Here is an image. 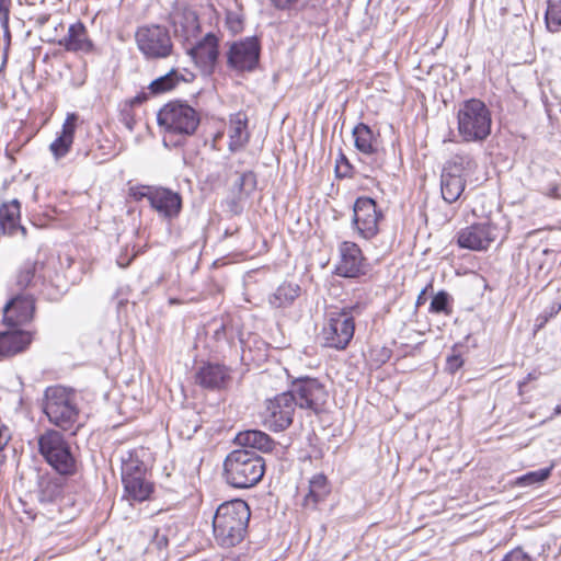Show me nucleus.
Here are the masks:
<instances>
[{"label":"nucleus","mask_w":561,"mask_h":561,"mask_svg":"<svg viewBox=\"0 0 561 561\" xmlns=\"http://www.w3.org/2000/svg\"><path fill=\"white\" fill-rule=\"evenodd\" d=\"M251 511L243 500L220 504L213 517L215 541L221 548H232L241 543L247 534Z\"/></svg>","instance_id":"1"},{"label":"nucleus","mask_w":561,"mask_h":561,"mask_svg":"<svg viewBox=\"0 0 561 561\" xmlns=\"http://www.w3.org/2000/svg\"><path fill=\"white\" fill-rule=\"evenodd\" d=\"M44 413L51 424L64 431L79 426L80 409L76 391L62 386L48 387L44 396Z\"/></svg>","instance_id":"2"},{"label":"nucleus","mask_w":561,"mask_h":561,"mask_svg":"<svg viewBox=\"0 0 561 561\" xmlns=\"http://www.w3.org/2000/svg\"><path fill=\"white\" fill-rule=\"evenodd\" d=\"M457 124L465 142H482L491 134V111L479 99L466 100L459 105Z\"/></svg>","instance_id":"3"},{"label":"nucleus","mask_w":561,"mask_h":561,"mask_svg":"<svg viewBox=\"0 0 561 561\" xmlns=\"http://www.w3.org/2000/svg\"><path fill=\"white\" fill-rule=\"evenodd\" d=\"M160 127L164 129V142L172 136L193 135L199 125L198 113L188 104L170 102L160 108L157 115Z\"/></svg>","instance_id":"4"},{"label":"nucleus","mask_w":561,"mask_h":561,"mask_svg":"<svg viewBox=\"0 0 561 561\" xmlns=\"http://www.w3.org/2000/svg\"><path fill=\"white\" fill-rule=\"evenodd\" d=\"M135 41L139 51L148 60L168 58L173 51L169 30L159 24L139 26L135 33Z\"/></svg>","instance_id":"5"},{"label":"nucleus","mask_w":561,"mask_h":561,"mask_svg":"<svg viewBox=\"0 0 561 561\" xmlns=\"http://www.w3.org/2000/svg\"><path fill=\"white\" fill-rule=\"evenodd\" d=\"M264 472V458H225L224 461V477L227 483L237 489L254 486Z\"/></svg>","instance_id":"6"},{"label":"nucleus","mask_w":561,"mask_h":561,"mask_svg":"<svg viewBox=\"0 0 561 561\" xmlns=\"http://www.w3.org/2000/svg\"><path fill=\"white\" fill-rule=\"evenodd\" d=\"M297 402L289 390L266 399L261 412L265 427L274 432L287 430L294 421Z\"/></svg>","instance_id":"7"},{"label":"nucleus","mask_w":561,"mask_h":561,"mask_svg":"<svg viewBox=\"0 0 561 561\" xmlns=\"http://www.w3.org/2000/svg\"><path fill=\"white\" fill-rule=\"evenodd\" d=\"M288 390L295 398L297 408L309 410L316 414L323 411L329 397L325 386L317 378L310 377L294 379Z\"/></svg>","instance_id":"8"},{"label":"nucleus","mask_w":561,"mask_h":561,"mask_svg":"<svg viewBox=\"0 0 561 561\" xmlns=\"http://www.w3.org/2000/svg\"><path fill=\"white\" fill-rule=\"evenodd\" d=\"M355 332L353 316L347 309L331 312L327 325L322 330L324 346L344 350Z\"/></svg>","instance_id":"9"},{"label":"nucleus","mask_w":561,"mask_h":561,"mask_svg":"<svg viewBox=\"0 0 561 561\" xmlns=\"http://www.w3.org/2000/svg\"><path fill=\"white\" fill-rule=\"evenodd\" d=\"M383 218L376 202L366 196L358 197L353 207V227L365 240L375 238L379 232V222Z\"/></svg>","instance_id":"10"},{"label":"nucleus","mask_w":561,"mask_h":561,"mask_svg":"<svg viewBox=\"0 0 561 561\" xmlns=\"http://www.w3.org/2000/svg\"><path fill=\"white\" fill-rule=\"evenodd\" d=\"M497 225L488 218L485 221L472 224L457 233V244L471 251L486 250L499 237Z\"/></svg>","instance_id":"11"},{"label":"nucleus","mask_w":561,"mask_h":561,"mask_svg":"<svg viewBox=\"0 0 561 561\" xmlns=\"http://www.w3.org/2000/svg\"><path fill=\"white\" fill-rule=\"evenodd\" d=\"M260 51L256 37L233 42L227 51V65L236 71H252L259 64Z\"/></svg>","instance_id":"12"},{"label":"nucleus","mask_w":561,"mask_h":561,"mask_svg":"<svg viewBox=\"0 0 561 561\" xmlns=\"http://www.w3.org/2000/svg\"><path fill=\"white\" fill-rule=\"evenodd\" d=\"M35 312L33 293H12L3 307V320L7 325L15 328L28 323Z\"/></svg>","instance_id":"13"},{"label":"nucleus","mask_w":561,"mask_h":561,"mask_svg":"<svg viewBox=\"0 0 561 561\" xmlns=\"http://www.w3.org/2000/svg\"><path fill=\"white\" fill-rule=\"evenodd\" d=\"M355 148L362 153L363 160L373 169L383 164L385 151L379 147V141L371 128L364 124H357L353 129Z\"/></svg>","instance_id":"14"},{"label":"nucleus","mask_w":561,"mask_h":561,"mask_svg":"<svg viewBox=\"0 0 561 561\" xmlns=\"http://www.w3.org/2000/svg\"><path fill=\"white\" fill-rule=\"evenodd\" d=\"M218 45V37L213 33H207L188 49L196 66L206 75H211L215 70L219 57Z\"/></svg>","instance_id":"15"},{"label":"nucleus","mask_w":561,"mask_h":561,"mask_svg":"<svg viewBox=\"0 0 561 561\" xmlns=\"http://www.w3.org/2000/svg\"><path fill=\"white\" fill-rule=\"evenodd\" d=\"M149 204L158 215L171 221L176 219L182 210V196L170 188L157 186L149 196Z\"/></svg>","instance_id":"16"},{"label":"nucleus","mask_w":561,"mask_h":561,"mask_svg":"<svg viewBox=\"0 0 561 561\" xmlns=\"http://www.w3.org/2000/svg\"><path fill=\"white\" fill-rule=\"evenodd\" d=\"M234 444L241 449H236L228 454V456H236V454L244 453L251 455L255 453L271 454L275 451L276 443L266 433L259 430H249L240 432L236 438Z\"/></svg>","instance_id":"17"},{"label":"nucleus","mask_w":561,"mask_h":561,"mask_svg":"<svg viewBox=\"0 0 561 561\" xmlns=\"http://www.w3.org/2000/svg\"><path fill=\"white\" fill-rule=\"evenodd\" d=\"M341 260L336 267L343 277H357L364 273V256L359 247L350 241L340 245Z\"/></svg>","instance_id":"18"},{"label":"nucleus","mask_w":561,"mask_h":561,"mask_svg":"<svg viewBox=\"0 0 561 561\" xmlns=\"http://www.w3.org/2000/svg\"><path fill=\"white\" fill-rule=\"evenodd\" d=\"M230 381V371L225 365L206 363L195 374V382L209 390H221Z\"/></svg>","instance_id":"19"},{"label":"nucleus","mask_w":561,"mask_h":561,"mask_svg":"<svg viewBox=\"0 0 561 561\" xmlns=\"http://www.w3.org/2000/svg\"><path fill=\"white\" fill-rule=\"evenodd\" d=\"M78 115L70 113L67 115L60 134L50 144L49 150L56 160L66 157L73 144L75 133L77 128Z\"/></svg>","instance_id":"20"},{"label":"nucleus","mask_w":561,"mask_h":561,"mask_svg":"<svg viewBox=\"0 0 561 561\" xmlns=\"http://www.w3.org/2000/svg\"><path fill=\"white\" fill-rule=\"evenodd\" d=\"M229 145L231 152L243 149L250 140V131L248 129V116L242 112H238L230 116L228 126Z\"/></svg>","instance_id":"21"},{"label":"nucleus","mask_w":561,"mask_h":561,"mask_svg":"<svg viewBox=\"0 0 561 561\" xmlns=\"http://www.w3.org/2000/svg\"><path fill=\"white\" fill-rule=\"evenodd\" d=\"M21 205L18 199L3 203L0 206V230L9 236L21 234L25 237L26 229L20 225Z\"/></svg>","instance_id":"22"},{"label":"nucleus","mask_w":561,"mask_h":561,"mask_svg":"<svg viewBox=\"0 0 561 561\" xmlns=\"http://www.w3.org/2000/svg\"><path fill=\"white\" fill-rule=\"evenodd\" d=\"M41 456H72L70 446L64 435L55 430H47L38 436Z\"/></svg>","instance_id":"23"},{"label":"nucleus","mask_w":561,"mask_h":561,"mask_svg":"<svg viewBox=\"0 0 561 561\" xmlns=\"http://www.w3.org/2000/svg\"><path fill=\"white\" fill-rule=\"evenodd\" d=\"M31 334L23 330L0 332V359L11 357L26 348Z\"/></svg>","instance_id":"24"},{"label":"nucleus","mask_w":561,"mask_h":561,"mask_svg":"<svg viewBox=\"0 0 561 561\" xmlns=\"http://www.w3.org/2000/svg\"><path fill=\"white\" fill-rule=\"evenodd\" d=\"M37 500L43 506L60 505L64 501V483L60 478L42 477L38 480Z\"/></svg>","instance_id":"25"},{"label":"nucleus","mask_w":561,"mask_h":561,"mask_svg":"<svg viewBox=\"0 0 561 561\" xmlns=\"http://www.w3.org/2000/svg\"><path fill=\"white\" fill-rule=\"evenodd\" d=\"M59 45L64 46L68 51L90 53L93 49V44L88 37L87 28L81 22L69 26L67 36L59 41Z\"/></svg>","instance_id":"26"},{"label":"nucleus","mask_w":561,"mask_h":561,"mask_svg":"<svg viewBox=\"0 0 561 561\" xmlns=\"http://www.w3.org/2000/svg\"><path fill=\"white\" fill-rule=\"evenodd\" d=\"M466 180L461 174H454L443 169L440 175V192L443 199L453 204L459 199L465 191Z\"/></svg>","instance_id":"27"},{"label":"nucleus","mask_w":561,"mask_h":561,"mask_svg":"<svg viewBox=\"0 0 561 561\" xmlns=\"http://www.w3.org/2000/svg\"><path fill=\"white\" fill-rule=\"evenodd\" d=\"M331 493V484L323 473L316 474L309 481V492L304 499V506L317 508Z\"/></svg>","instance_id":"28"},{"label":"nucleus","mask_w":561,"mask_h":561,"mask_svg":"<svg viewBox=\"0 0 561 561\" xmlns=\"http://www.w3.org/2000/svg\"><path fill=\"white\" fill-rule=\"evenodd\" d=\"M301 288L293 282L282 283L270 296L268 302L273 308H287L300 296Z\"/></svg>","instance_id":"29"},{"label":"nucleus","mask_w":561,"mask_h":561,"mask_svg":"<svg viewBox=\"0 0 561 561\" xmlns=\"http://www.w3.org/2000/svg\"><path fill=\"white\" fill-rule=\"evenodd\" d=\"M127 497L131 501L144 502L150 499L153 493L154 485L150 481L149 476L144 478H133L123 482Z\"/></svg>","instance_id":"30"},{"label":"nucleus","mask_w":561,"mask_h":561,"mask_svg":"<svg viewBox=\"0 0 561 561\" xmlns=\"http://www.w3.org/2000/svg\"><path fill=\"white\" fill-rule=\"evenodd\" d=\"M175 33H180L186 41L194 37L199 31L198 18L194 11L186 10L173 18Z\"/></svg>","instance_id":"31"},{"label":"nucleus","mask_w":561,"mask_h":561,"mask_svg":"<svg viewBox=\"0 0 561 561\" xmlns=\"http://www.w3.org/2000/svg\"><path fill=\"white\" fill-rule=\"evenodd\" d=\"M478 164L474 158L469 153H457L446 162L443 169L454 173L465 175L474 172Z\"/></svg>","instance_id":"32"},{"label":"nucleus","mask_w":561,"mask_h":561,"mask_svg":"<svg viewBox=\"0 0 561 561\" xmlns=\"http://www.w3.org/2000/svg\"><path fill=\"white\" fill-rule=\"evenodd\" d=\"M122 482L150 476V466L140 458H122Z\"/></svg>","instance_id":"33"},{"label":"nucleus","mask_w":561,"mask_h":561,"mask_svg":"<svg viewBox=\"0 0 561 561\" xmlns=\"http://www.w3.org/2000/svg\"><path fill=\"white\" fill-rule=\"evenodd\" d=\"M36 262L27 261L20 268L12 293H31L35 286Z\"/></svg>","instance_id":"34"},{"label":"nucleus","mask_w":561,"mask_h":561,"mask_svg":"<svg viewBox=\"0 0 561 561\" xmlns=\"http://www.w3.org/2000/svg\"><path fill=\"white\" fill-rule=\"evenodd\" d=\"M210 328L213 329L211 337L217 343V350H222L225 346H230L234 343V331L231 325L222 321H214Z\"/></svg>","instance_id":"35"},{"label":"nucleus","mask_w":561,"mask_h":561,"mask_svg":"<svg viewBox=\"0 0 561 561\" xmlns=\"http://www.w3.org/2000/svg\"><path fill=\"white\" fill-rule=\"evenodd\" d=\"M552 468L553 463L538 470L528 471L527 473L517 477L515 480V484L517 486L540 485L550 477Z\"/></svg>","instance_id":"36"},{"label":"nucleus","mask_w":561,"mask_h":561,"mask_svg":"<svg viewBox=\"0 0 561 561\" xmlns=\"http://www.w3.org/2000/svg\"><path fill=\"white\" fill-rule=\"evenodd\" d=\"M181 80H185L176 70H171L167 75L153 80L149 89L153 94L163 93L172 90Z\"/></svg>","instance_id":"37"},{"label":"nucleus","mask_w":561,"mask_h":561,"mask_svg":"<svg viewBox=\"0 0 561 561\" xmlns=\"http://www.w3.org/2000/svg\"><path fill=\"white\" fill-rule=\"evenodd\" d=\"M545 20L550 32L558 33L561 31V0H548Z\"/></svg>","instance_id":"38"},{"label":"nucleus","mask_w":561,"mask_h":561,"mask_svg":"<svg viewBox=\"0 0 561 561\" xmlns=\"http://www.w3.org/2000/svg\"><path fill=\"white\" fill-rule=\"evenodd\" d=\"M451 302L453 297L447 291L440 290L432 298L428 311L450 316L453 313Z\"/></svg>","instance_id":"39"},{"label":"nucleus","mask_w":561,"mask_h":561,"mask_svg":"<svg viewBox=\"0 0 561 561\" xmlns=\"http://www.w3.org/2000/svg\"><path fill=\"white\" fill-rule=\"evenodd\" d=\"M53 470L61 477L72 476L77 471V458H44Z\"/></svg>","instance_id":"40"},{"label":"nucleus","mask_w":561,"mask_h":561,"mask_svg":"<svg viewBox=\"0 0 561 561\" xmlns=\"http://www.w3.org/2000/svg\"><path fill=\"white\" fill-rule=\"evenodd\" d=\"M236 186L238 187L240 195H250L256 187L255 174L252 171L241 173L236 182Z\"/></svg>","instance_id":"41"},{"label":"nucleus","mask_w":561,"mask_h":561,"mask_svg":"<svg viewBox=\"0 0 561 561\" xmlns=\"http://www.w3.org/2000/svg\"><path fill=\"white\" fill-rule=\"evenodd\" d=\"M226 25L233 34H238L242 31L243 21L239 13L228 11L226 15Z\"/></svg>","instance_id":"42"},{"label":"nucleus","mask_w":561,"mask_h":561,"mask_svg":"<svg viewBox=\"0 0 561 561\" xmlns=\"http://www.w3.org/2000/svg\"><path fill=\"white\" fill-rule=\"evenodd\" d=\"M157 186H146V185H142V186H136V187H130V195L136 199V201H140L142 198H147L149 201V196L151 193H153V190L156 188Z\"/></svg>","instance_id":"43"},{"label":"nucleus","mask_w":561,"mask_h":561,"mask_svg":"<svg viewBox=\"0 0 561 561\" xmlns=\"http://www.w3.org/2000/svg\"><path fill=\"white\" fill-rule=\"evenodd\" d=\"M504 561H533V559L523 548L517 547L505 554Z\"/></svg>","instance_id":"44"},{"label":"nucleus","mask_w":561,"mask_h":561,"mask_svg":"<svg viewBox=\"0 0 561 561\" xmlns=\"http://www.w3.org/2000/svg\"><path fill=\"white\" fill-rule=\"evenodd\" d=\"M462 365L463 360L458 354H453L446 359V370L450 374H455Z\"/></svg>","instance_id":"45"},{"label":"nucleus","mask_w":561,"mask_h":561,"mask_svg":"<svg viewBox=\"0 0 561 561\" xmlns=\"http://www.w3.org/2000/svg\"><path fill=\"white\" fill-rule=\"evenodd\" d=\"M12 0H0V24L10 21Z\"/></svg>","instance_id":"46"},{"label":"nucleus","mask_w":561,"mask_h":561,"mask_svg":"<svg viewBox=\"0 0 561 561\" xmlns=\"http://www.w3.org/2000/svg\"><path fill=\"white\" fill-rule=\"evenodd\" d=\"M151 545L156 546L159 550L164 549L169 545V538L164 533H161L159 529H157L154 531Z\"/></svg>","instance_id":"47"},{"label":"nucleus","mask_w":561,"mask_h":561,"mask_svg":"<svg viewBox=\"0 0 561 561\" xmlns=\"http://www.w3.org/2000/svg\"><path fill=\"white\" fill-rule=\"evenodd\" d=\"M122 122L129 131L134 130L136 121L134 115L129 111H124L122 113Z\"/></svg>","instance_id":"48"},{"label":"nucleus","mask_w":561,"mask_h":561,"mask_svg":"<svg viewBox=\"0 0 561 561\" xmlns=\"http://www.w3.org/2000/svg\"><path fill=\"white\" fill-rule=\"evenodd\" d=\"M11 438L10 431L7 426L0 427V451L4 449Z\"/></svg>","instance_id":"49"},{"label":"nucleus","mask_w":561,"mask_h":561,"mask_svg":"<svg viewBox=\"0 0 561 561\" xmlns=\"http://www.w3.org/2000/svg\"><path fill=\"white\" fill-rule=\"evenodd\" d=\"M561 310V304H553L549 310L546 309L543 312L545 321H548L549 318L556 316Z\"/></svg>","instance_id":"50"},{"label":"nucleus","mask_w":561,"mask_h":561,"mask_svg":"<svg viewBox=\"0 0 561 561\" xmlns=\"http://www.w3.org/2000/svg\"><path fill=\"white\" fill-rule=\"evenodd\" d=\"M428 288H432V284H428L421 290V293L419 294V296L416 298V302H415L416 307H420L426 302V300H427L426 293H427Z\"/></svg>","instance_id":"51"},{"label":"nucleus","mask_w":561,"mask_h":561,"mask_svg":"<svg viewBox=\"0 0 561 561\" xmlns=\"http://www.w3.org/2000/svg\"><path fill=\"white\" fill-rule=\"evenodd\" d=\"M0 25H1V28L3 31L4 38L7 39L8 43H10V41H11V32H10V28H9V21H7L5 24H0Z\"/></svg>","instance_id":"52"},{"label":"nucleus","mask_w":561,"mask_h":561,"mask_svg":"<svg viewBox=\"0 0 561 561\" xmlns=\"http://www.w3.org/2000/svg\"><path fill=\"white\" fill-rule=\"evenodd\" d=\"M49 18V14H41L36 18L35 22L38 26H44L48 22Z\"/></svg>","instance_id":"53"},{"label":"nucleus","mask_w":561,"mask_h":561,"mask_svg":"<svg viewBox=\"0 0 561 561\" xmlns=\"http://www.w3.org/2000/svg\"><path fill=\"white\" fill-rule=\"evenodd\" d=\"M558 185H551L546 192H543L549 197H558Z\"/></svg>","instance_id":"54"},{"label":"nucleus","mask_w":561,"mask_h":561,"mask_svg":"<svg viewBox=\"0 0 561 561\" xmlns=\"http://www.w3.org/2000/svg\"><path fill=\"white\" fill-rule=\"evenodd\" d=\"M537 378V376L535 374H531L529 373L525 378L524 380L519 381L518 382V387L522 388L524 386H526L529 381L531 380H535Z\"/></svg>","instance_id":"55"},{"label":"nucleus","mask_w":561,"mask_h":561,"mask_svg":"<svg viewBox=\"0 0 561 561\" xmlns=\"http://www.w3.org/2000/svg\"><path fill=\"white\" fill-rule=\"evenodd\" d=\"M196 431H197V425H196V424H193L192 428H187V431H186V432L181 431V432H180V434H181L182 436H186L187 438H190V437H191V435H192V433H195Z\"/></svg>","instance_id":"56"},{"label":"nucleus","mask_w":561,"mask_h":561,"mask_svg":"<svg viewBox=\"0 0 561 561\" xmlns=\"http://www.w3.org/2000/svg\"><path fill=\"white\" fill-rule=\"evenodd\" d=\"M145 99V95H137L130 100V105L140 104Z\"/></svg>","instance_id":"57"},{"label":"nucleus","mask_w":561,"mask_h":561,"mask_svg":"<svg viewBox=\"0 0 561 561\" xmlns=\"http://www.w3.org/2000/svg\"><path fill=\"white\" fill-rule=\"evenodd\" d=\"M341 162H345L346 167L350 168V163L344 156H342Z\"/></svg>","instance_id":"58"},{"label":"nucleus","mask_w":561,"mask_h":561,"mask_svg":"<svg viewBox=\"0 0 561 561\" xmlns=\"http://www.w3.org/2000/svg\"><path fill=\"white\" fill-rule=\"evenodd\" d=\"M222 561H241L240 559H234V558H227V559H224Z\"/></svg>","instance_id":"59"},{"label":"nucleus","mask_w":561,"mask_h":561,"mask_svg":"<svg viewBox=\"0 0 561 561\" xmlns=\"http://www.w3.org/2000/svg\"><path fill=\"white\" fill-rule=\"evenodd\" d=\"M556 413L557 414H561V405H557L556 407Z\"/></svg>","instance_id":"60"},{"label":"nucleus","mask_w":561,"mask_h":561,"mask_svg":"<svg viewBox=\"0 0 561 561\" xmlns=\"http://www.w3.org/2000/svg\"><path fill=\"white\" fill-rule=\"evenodd\" d=\"M127 264H128V263L123 264L121 261H118V265H121V266H126Z\"/></svg>","instance_id":"61"},{"label":"nucleus","mask_w":561,"mask_h":561,"mask_svg":"<svg viewBox=\"0 0 561 561\" xmlns=\"http://www.w3.org/2000/svg\"><path fill=\"white\" fill-rule=\"evenodd\" d=\"M168 489H174V485H167Z\"/></svg>","instance_id":"62"},{"label":"nucleus","mask_w":561,"mask_h":561,"mask_svg":"<svg viewBox=\"0 0 561 561\" xmlns=\"http://www.w3.org/2000/svg\"><path fill=\"white\" fill-rule=\"evenodd\" d=\"M171 476H172V473H171V472H168V473H167V477H168V478H171Z\"/></svg>","instance_id":"63"},{"label":"nucleus","mask_w":561,"mask_h":561,"mask_svg":"<svg viewBox=\"0 0 561 561\" xmlns=\"http://www.w3.org/2000/svg\"><path fill=\"white\" fill-rule=\"evenodd\" d=\"M2 462H3V461L1 460V461H0V465H1Z\"/></svg>","instance_id":"64"}]
</instances>
